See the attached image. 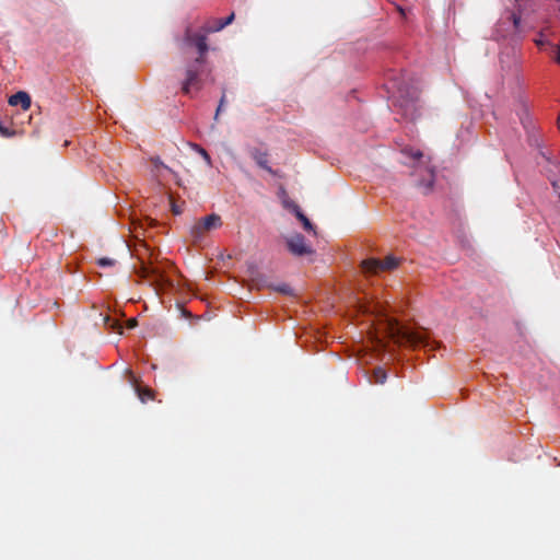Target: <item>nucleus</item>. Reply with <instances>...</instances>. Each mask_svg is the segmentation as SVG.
I'll list each match as a JSON object with an SVG mask.
<instances>
[{"mask_svg": "<svg viewBox=\"0 0 560 560\" xmlns=\"http://www.w3.org/2000/svg\"><path fill=\"white\" fill-rule=\"evenodd\" d=\"M388 90L392 91L395 98V106L399 108L401 115L409 120H415L419 116V91L418 89L405 79L392 78L388 81Z\"/></svg>", "mask_w": 560, "mask_h": 560, "instance_id": "nucleus-1", "label": "nucleus"}, {"mask_svg": "<svg viewBox=\"0 0 560 560\" xmlns=\"http://www.w3.org/2000/svg\"><path fill=\"white\" fill-rule=\"evenodd\" d=\"M400 259L388 255L385 259L369 258L362 261L361 267L364 272L378 273L380 271H389L399 266Z\"/></svg>", "mask_w": 560, "mask_h": 560, "instance_id": "nucleus-2", "label": "nucleus"}, {"mask_svg": "<svg viewBox=\"0 0 560 560\" xmlns=\"http://www.w3.org/2000/svg\"><path fill=\"white\" fill-rule=\"evenodd\" d=\"M203 62L205 60L202 58H196V60L187 67L186 79L182 86V90L185 94H189L192 88L197 90L201 88L199 75Z\"/></svg>", "mask_w": 560, "mask_h": 560, "instance_id": "nucleus-3", "label": "nucleus"}, {"mask_svg": "<svg viewBox=\"0 0 560 560\" xmlns=\"http://www.w3.org/2000/svg\"><path fill=\"white\" fill-rule=\"evenodd\" d=\"M222 225L221 217L212 213L197 221L191 228V236L195 240H201L205 234L211 230L218 229Z\"/></svg>", "mask_w": 560, "mask_h": 560, "instance_id": "nucleus-4", "label": "nucleus"}, {"mask_svg": "<svg viewBox=\"0 0 560 560\" xmlns=\"http://www.w3.org/2000/svg\"><path fill=\"white\" fill-rule=\"evenodd\" d=\"M389 329L392 337L396 338L398 342H405L411 346H417L422 342L420 335L405 329L404 327L399 326L398 323H390Z\"/></svg>", "mask_w": 560, "mask_h": 560, "instance_id": "nucleus-5", "label": "nucleus"}, {"mask_svg": "<svg viewBox=\"0 0 560 560\" xmlns=\"http://www.w3.org/2000/svg\"><path fill=\"white\" fill-rule=\"evenodd\" d=\"M288 249L295 256H303L313 253L312 247L306 243L302 234H294L287 240Z\"/></svg>", "mask_w": 560, "mask_h": 560, "instance_id": "nucleus-6", "label": "nucleus"}, {"mask_svg": "<svg viewBox=\"0 0 560 560\" xmlns=\"http://www.w3.org/2000/svg\"><path fill=\"white\" fill-rule=\"evenodd\" d=\"M248 153L260 168L267 171L271 175H276V171H273L268 164L269 153L267 150L254 147L248 150Z\"/></svg>", "mask_w": 560, "mask_h": 560, "instance_id": "nucleus-7", "label": "nucleus"}, {"mask_svg": "<svg viewBox=\"0 0 560 560\" xmlns=\"http://www.w3.org/2000/svg\"><path fill=\"white\" fill-rule=\"evenodd\" d=\"M137 273L141 278L151 280L152 282H159L162 279L161 271L151 264H145L143 259H141V265L137 270Z\"/></svg>", "mask_w": 560, "mask_h": 560, "instance_id": "nucleus-8", "label": "nucleus"}, {"mask_svg": "<svg viewBox=\"0 0 560 560\" xmlns=\"http://www.w3.org/2000/svg\"><path fill=\"white\" fill-rule=\"evenodd\" d=\"M186 39L194 44L196 46V48L198 49L199 51V57L198 58H203L205 54L208 51V44H207V37L206 35L203 34H191L189 31H187L186 33Z\"/></svg>", "mask_w": 560, "mask_h": 560, "instance_id": "nucleus-9", "label": "nucleus"}, {"mask_svg": "<svg viewBox=\"0 0 560 560\" xmlns=\"http://www.w3.org/2000/svg\"><path fill=\"white\" fill-rule=\"evenodd\" d=\"M9 104L11 106L21 105V107L24 110H27V109H30V107L32 105V100H31V96L28 93H26L24 91H19L15 94L10 96Z\"/></svg>", "mask_w": 560, "mask_h": 560, "instance_id": "nucleus-10", "label": "nucleus"}, {"mask_svg": "<svg viewBox=\"0 0 560 560\" xmlns=\"http://www.w3.org/2000/svg\"><path fill=\"white\" fill-rule=\"evenodd\" d=\"M234 19L235 14L233 12L225 19H214L205 26V31L207 33L219 32L223 30L226 25L231 24L234 21Z\"/></svg>", "mask_w": 560, "mask_h": 560, "instance_id": "nucleus-11", "label": "nucleus"}, {"mask_svg": "<svg viewBox=\"0 0 560 560\" xmlns=\"http://www.w3.org/2000/svg\"><path fill=\"white\" fill-rule=\"evenodd\" d=\"M434 180H435V173L433 168H427L425 174L423 175V178L418 182V187L422 189V192L424 195L431 192L434 187Z\"/></svg>", "mask_w": 560, "mask_h": 560, "instance_id": "nucleus-12", "label": "nucleus"}, {"mask_svg": "<svg viewBox=\"0 0 560 560\" xmlns=\"http://www.w3.org/2000/svg\"><path fill=\"white\" fill-rule=\"evenodd\" d=\"M256 285L258 289L260 288H270L276 292H279L284 295H294L293 289L288 283H279V284H268L266 281L256 280Z\"/></svg>", "mask_w": 560, "mask_h": 560, "instance_id": "nucleus-13", "label": "nucleus"}, {"mask_svg": "<svg viewBox=\"0 0 560 560\" xmlns=\"http://www.w3.org/2000/svg\"><path fill=\"white\" fill-rule=\"evenodd\" d=\"M289 207L293 210V212L295 213L296 218L302 222L303 228L306 231H313V229H314L313 224L306 218V215L301 211L300 207L296 203H292Z\"/></svg>", "mask_w": 560, "mask_h": 560, "instance_id": "nucleus-14", "label": "nucleus"}, {"mask_svg": "<svg viewBox=\"0 0 560 560\" xmlns=\"http://www.w3.org/2000/svg\"><path fill=\"white\" fill-rule=\"evenodd\" d=\"M136 393H137L139 399L141 400V402H143V404H145L149 400L154 399V392L150 387H142V386L138 385L136 387Z\"/></svg>", "mask_w": 560, "mask_h": 560, "instance_id": "nucleus-15", "label": "nucleus"}, {"mask_svg": "<svg viewBox=\"0 0 560 560\" xmlns=\"http://www.w3.org/2000/svg\"><path fill=\"white\" fill-rule=\"evenodd\" d=\"M386 380H387L386 371L381 366L375 368L373 371V382L375 384H384L386 382Z\"/></svg>", "mask_w": 560, "mask_h": 560, "instance_id": "nucleus-16", "label": "nucleus"}, {"mask_svg": "<svg viewBox=\"0 0 560 560\" xmlns=\"http://www.w3.org/2000/svg\"><path fill=\"white\" fill-rule=\"evenodd\" d=\"M116 264L115 259L103 257L97 259V265L100 267L106 268V267H113Z\"/></svg>", "mask_w": 560, "mask_h": 560, "instance_id": "nucleus-17", "label": "nucleus"}, {"mask_svg": "<svg viewBox=\"0 0 560 560\" xmlns=\"http://www.w3.org/2000/svg\"><path fill=\"white\" fill-rule=\"evenodd\" d=\"M0 133H1L2 137L10 138V137H13L15 135V131L11 130L8 127H4L2 125V122L0 121Z\"/></svg>", "mask_w": 560, "mask_h": 560, "instance_id": "nucleus-18", "label": "nucleus"}, {"mask_svg": "<svg viewBox=\"0 0 560 560\" xmlns=\"http://www.w3.org/2000/svg\"><path fill=\"white\" fill-rule=\"evenodd\" d=\"M511 19H512L514 28L517 30L520 26V23H521V16L516 13H512Z\"/></svg>", "mask_w": 560, "mask_h": 560, "instance_id": "nucleus-19", "label": "nucleus"}, {"mask_svg": "<svg viewBox=\"0 0 560 560\" xmlns=\"http://www.w3.org/2000/svg\"><path fill=\"white\" fill-rule=\"evenodd\" d=\"M198 150H199V153L201 154V156L203 158V160L207 162V164L211 165V158L208 154V152L202 148H199Z\"/></svg>", "mask_w": 560, "mask_h": 560, "instance_id": "nucleus-20", "label": "nucleus"}, {"mask_svg": "<svg viewBox=\"0 0 560 560\" xmlns=\"http://www.w3.org/2000/svg\"><path fill=\"white\" fill-rule=\"evenodd\" d=\"M224 102H225V95L223 94L221 100H220V103H219V106L217 108V112H215V116H214L215 120L218 119V116H219V114L221 113V110L223 108Z\"/></svg>", "mask_w": 560, "mask_h": 560, "instance_id": "nucleus-21", "label": "nucleus"}, {"mask_svg": "<svg viewBox=\"0 0 560 560\" xmlns=\"http://www.w3.org/2000/svg\"><path fill=\"white\" fill-rule=\"evenodd\" d=\"M535 44L538 46V47H541L546 44V40L542 38V33H540V36L539 38H536L535 39Z\"/></svg>", "mask_w": 560, "mask_h": 560, "instance_id": "nucleus-22", "label": "nucleus"}, {"mask_svg": "<svg viewBox=\"0 0 560 560\" xmlns=\"http://www.w3.org/2000/svg\"><path fill=\"white\" fill-rule=\"evenodd\" d=\"M137 326V319L136 318H131L128 320V327L129 328H135Z\"/></svg>", "mask_w": 560, "mask_h": 560, "instance_id": "nucleus-23", "label": "nucleus"}, {"mask_svg": "<svg viewBox=\"0 0 560 560\" xmlns=\"http://www.w3.org/2000/svg\"><path fill=\"white\" fill-rule=\"evenodd\" d=\"M422 156V152L420 151H416L413 154H412V158L415 159H420Z\"/></svg>", "mask_w": 560, "mask_h": 560, "instance_id": "nucleus-24", "label": "nucleus"}, {"mask_svg": "<svg viewBox=\"0 0 560 560\" xmlns=\"http://www.w3.org/2000/svg\"><path fill=\"white\" fill-rule=\"evenodd\" d=\"M558 62L560 63V48H559Z\"/></svg>", "mask_w": 560, "mask_h": 560, "instance_id": "nucleus-25", "label": "nucleus"}]
</instances>
